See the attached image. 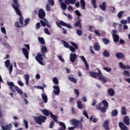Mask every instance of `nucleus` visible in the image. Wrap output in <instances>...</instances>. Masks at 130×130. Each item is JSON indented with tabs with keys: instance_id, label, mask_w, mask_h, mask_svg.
Segmentation results:
<instances>
[{
	"instance_id": "nucleus-49",
	"label": "nucleus",
	"mask_w": 130,
	"mask_h": 130,
	"mask_svg": "<svg viewBox=\"0 0 130 130\" xmlns=\"http://www.w3.org/2000/svg\"><path fill=\"white\" fill-rule=\"evenodd\" d=\"M23 123H24L25 124V127L26 129H28V121H27V120H23Z\"/></svg>"
},
{
	"instance_id": "nucleus-27",
	"label": "nucleus",
	"mask_w": 130,
	"mask_h": 130,
	"mask_svg": "<svg viewBox=\"0 0 130 130\" xmlns=\"http://www.w3.org/2000/svg\"><path fill=\"white\" fill-rule=\"evenodd\" d=\"M14 88L15 89L16 91H17V92H18V93L20 94V95H23V90L20 89L19 87L15 86Z\"/></svg>"
},
{
	"instance_id": "nucleus-3",
	"label": "nucleus",
	"mask_w": 130,
	"mask_h": 130,
	"mask_svg": "<svg viewBox=\"0 0 130 130\" xmlns=\"http://www.w3.org/2000/svg\"><path fill=\"white\" fill-rule=\"evenodd\" d=\"M99 74L98 73L90 72V77H92V78H97V77H98L100 81H101L103 83H106V82H107V80L105 78V76H102V73H101V71L100 70H99Z\"/></svg>"
},
{
	"instance_id": "nucleus-10",
	"label": "nucleus",
	"mask_w": 130,
	"mask_h": 130,
	"mask_svg": "<svg viewBox=\"0 0 130 130\" xmlns=\"http://www.w3.org/2000/svg\"><path fill=\"white\" fill-rule=\"evenodd\" d=\"M13 127V124L12 123H9L7 124L5 126L2 125L1 130H11L12 129V128Z\"/></svg>"
},
{
	"instance_id": "nucleus-53",
	"label": "nucleus",
	"mask_w": 130,
	"mask_h": 130,
	"mask_svg": "<svg viewBox=\"0 0 130 130\" xmlns=\"http://www.w3.org/2000/svg\"><path fill=\"white\" fill-rule=\"evenodd\" d=\"M83 115L86 117V118H89V116L88 115V113H87V111H83Z\"/></svg>"
},
{
	"instance_id": "nucleus-55",
	"label": "nucleus",
	"mask_w": 130,
	"mask_h": 130,
	"mask_svg": "<svg viewBox=\"0 0 130 130\" xmlns=\"http://www.w3.org/2000/svg\"><path fill=\"white\" fill-rule=\"evenodd\" d=\"M76 31L78 35H82V34H83V31L80 29H77Z\"/></svg>"
},
{
	"instance_id": "nucleus-18",
	"label": "nucleus",
	"mask_w": 130,
	"mask_h": 130,
	"mask_svg": "<svg viewBox=\"0 0 130 130\" xmlns=\"http://www.w3.org/2000/svg\"><path fill=\"white\" fill-rule=\"evenodd\" d=\"M22 50L25 57L28 59V58H29V52H28L27 49L23 48Z\"/></svg>"
},
{
	"instance_id": "nucleus-7",
	"label": "nucleus",
	"mask_w": 130,
	"mask_h": 130,
	"mask_svg": "<svg viewBox=\"0 0 130 130\" xmlns=\"http://www.w3.org/2000/svg\"><path fill=\"white\" fill-rule=\"evenodd\" d=\"M56 24L59 28H60L63 34H66V29L61 26H63L64 27H66V22L60 20L59 22L56 21Z\"/></svg>"
},
{
	"instance_id": "nucleus-63",
	"label": "nucleus",
	"mask_w": 130,
	"mask_h": 130,
	"mask_svg": "<svg viewBox=\"0 0 130 130\" xmlns=\"http://www.w3.org/2000/svg\"><path fill=\"white\" fill-rule=\"evenodd\" d=\"M92 122H93V123H96V122L98 121V118H94L93 119H92Z\"/></svg>"
},
{
	"instance_id": "nucleus-4",
	"label": "nucleus",
	"mask_w": 130,
	"mask_h": 130,
	"mask_svg": "<svg viewBox=\"0 0 130 130\" xmlns=\"http://www.w3.org/2000/svg\"><path fill=\"white\" fill-rule=\"evenodd\" d=\"M35 121L38 124L41 125L42 123L45 122V119H47V118L46 116H42L40 115L39 116H35L34 117Z\"/></svg>"
},
{
	"instance_id": "nucleus-34",
	"label": "nucleus",
	"mask_w": 130,
	"mask_h": 130,
	"mask_svg": "<svg viewBox=\"0 0 130 130\" xmlns=\"http://www.w3.org/2000/svg\"><path fill=\"white\" fill-rule=\"evenodd\" d=\"M59 125L61 126V127L60 128V130H65L66 129V124L62 122H59Z\"/></svg>"
},
{
	"instance_id": "nucleus-13",
	"label": "nucleus",
	"mask_w": 130,
	"mask_h": 130,
	"mask_svg": "<svg viewBox=\"0 0 130 130\" xmlns=\"http://www.w3.org/2000/svg\"><path fill=\"white\" fill-rule=\"evenodd\" d=\"M54 89V93L55 95H59L60 92V89H59V86H56L55 85L53 87Z\"/></svg>"
},
{
	"instance_id": "nucleus-54",
	"label": "nucleus",
	"mask_w": 130,
	"mask_h": 130,
	"mask_svg": "<svg viewBox=\"0 0 130 130\" xmlns=\"http://www.w3.org/2000/svg\"><path fill=\"white\" fill-rule=\"evenodd\" d=\"M102 40L105 44H108V43H109V41L108 40V39H103Z\"/></svg>"
},
{
	"instance_id": "nucleus-9",
	"label": "nucleus",
	"mask_w": 130,
	"mask_h": 130,
	"mask_svg": "<svg viewBox=\"0 0 130 130\" xmlns=\"http://www.w3.org/2000/svg\"><path fill=\"white\" fill-rule=\"evenodd\" d=\"M38 16L40 19H44L45 18V12L42 9L39 10Z\"/></svg>"
},
{
	"instance_id": "nucleus-50",
	"label": "nucleus",
	"mask_w": 130,
	"mask_h": 130,
	"mask_svg": "<svg viewBox=\"0 0 130 130\" xmlns=\"http://www.w3.org/2000/svg\"><path fill=\"white\" fill-rule=\"evenodd\" d=\"M44 31L45 33L46 34H47V35H50V34H51L50 33V31H49L48 28H44Z\"/></svg>"
},
{
	"instance_id": "nucleus-58",
	"label": "nucleus",
	"mask_w": 130,
	"mask_h": 130,
	"mask_svg": "<svg viewBox=\"0 0 130 130\" xmlns=\"http://www.w3.org/2000/svg\"><path fill=\"white\" fill-rule=\"evenodd\" d=\"M75 13L76 15H77V16H78V17H80L81 16V13H80V11H79V10H76Z\"/></svg>"
},
{
	"instance_id": "nucleus-51",
	"label": "nucleus",
	"mask_w": 130,
	"mask_h": 130,
	"mask_svg": "<svg viewBox=\"0 0 130 130\" xmlns=\"http://www.w3.org/2000/svg\"><path fill=\"white\" fill-rule=\"evenodd\" d=\"M53 126H54V122L53 121H52L50 123L49 128H53Z\"/></svg>"
},
{
	"instance_id": "nucleus-11",
	"label": "nucleus",
	"mask_w": 130,
	"mask_h": 130,
	"mask_svg": "<svg viewBox=\"0 0 130 130\" xmlns=\"http://www.w3.org/2000/svg\"><path fill=\"white\" fill-rule=\"evenodd\" d=\"M102 104L104 105V107H103V110H105V111L106 112V110L108 109V106H109L108 105V102H107L106 100H103Z\"/></svg>"
},
{
	"instance_id": "nucleus-36",
	"label": "nucleus",
	"mask_w": 130,
	"mask_h": 130,
	"mask_svg": "<svg viewBox=\"0 0 130 130\" xmlns=\"http://www.w3.org/2000/svg\"><path fill=\"white\" fill-rule=\"evenodd\" d=\"M108 92L110 96H113L114 95V90L112 88H110L108 90Z\"/></svg>"
},
{
	"instance_id": "nucleus-33",
	"label": "nucleus",
	"mask_w": 130,
	"mask_h": 130,
	"mask_svg": "<svg viewBox=\"0 0 130 130\" xmlns=\"http://www.w3.org/2000/svg\"><path fill=\"white\" fill-rule=\"evenodd\" d=\"M76 3V0H66V4L69 5V4H71L72 5H74Z\"/></svg>"
},
{
	"instance_id": "nucleus-62",
	"label": "nucleus",
	"mask_w": 130,
	"mask_h": 130,
	"mask_svg": "<svg viewBox=\"0 0 130 130\" xmlns=\"http://www.w3.org/2000/svg\"><path fill=\"white\" fill-rule=\"evenodd\" d=\"M59 59L62 61V62H64V59H62V57L60 55H58Z\"/></svg>"
},
{
	"instance_id": "nucleus-8",
	"label": "nucleus",
	"mask_w": 130,
	"mask_h": 130,
	"mask_svg": "<svg viewBox=\"0 0 130 130\" xmlns=\"http://www.w3.org/2000/svg\"><path fill=\"white\" fill-rule=\"evenodd\" d=\"M5 63L6 68H7V69H9L10 74H12V72H13V65L11 64L10 60L8 59L6 60Z\"/></svg>"
},
{
	"instance_id": "nucleus-23",
	"label": "nucleus",
	"mask_w": 130,
	"mask_h": 130,
	"mask_svg": "<svg viewBox=\"0 0 130 130\" xmlns=\"http://www.w3.org/2000/svg\"><path fill=\"white\" fill-rule=\"evenodd\" d=\"M80 6L81 7L82 10H85L86 9V3L85 2V0H80Z\"/></svg>"
},
{
	"instance_id": "nucleus-5",
	"label": "nucleus",
	"mask_w": 130,
	"mask_h": 130,
	"mask_svg": "<svg viewBox=\"0 0 130 130\" xmlns=\"http://www.w3.org/2000/svg\"><path fill=\"white\" fill-rule=\"evenodd\" d=\"M43 56L44 58H46V55L45 54H41L40 53H38L37 54V55L35 56V59L40 63V64H41V66H44V62H43Z\"/></svg>"
},
{
	"instance_id": "nucleus-16",
	"label": "nucleus",
	"mask_w": 130,
	"mask_h": 130,
	"mask_svg": "<svg viewBox=\"0 0 130 130\" xmlns=\"http://www.w3.org/2000/svg\"><path fill=\"white\" fill-rule=\"evenodd\" d=\"M103 127L106 130H109V121L106 120L103 123Z\"/></svg>"
},
{
	"instance_id": "nucleus-39",
	"label": "nucleus",
	"mask_w": 130,
	"mask_h": 130,
	"mask_svg": "<svg viewBox=\"0 0 130 130\" xmlns=\"http://www.w3.org/2000/svg\"><path fill=\"white\" fill-rule=\"evenodd\" d=\"M119 66H120V68L122 70H125L126 69V66L123 64V63L121 62H119Z\"/></svg>"
},
{
	"instance_id": "nucleus-60",
	"label": "nucleus",
	"mask_w": 130,
	"mask_h": 130,
	"mask_svg": "<svg viewBox=\"0 0 130 130\" xmlns=\"http://www.w3.org/2000/svg\"><path fill=\"white\" fill-rule=\"evenodd\" d=\"M66 16L67 17H68V20H72V19H73V18H72V15H71V14H68V15L66 14Z\"/></svg>"
},
{
	"instance_id": "nucleus-15",
	"label": "nucleus",
	"mask_w": 130,
	"mask_h": 130,
	"mask_svg": "<svg viewBox=\"0 0 130 130\" xmlns=\"http://www.w3.org/2000/svg\"><path fill=\"white\" fill-rule=\"evenodd\" d=\"M123 122L126 125H129V118L128 116H125L124 117Z\"/></svg>"
},
{
	"instance_id": "nucleus-26",
	"label": "nucleus",
	"mask_w": 130,
	"mask_h": 130,
	"mask_svg": "<svg viewBox=\"0 0 130 130\" xmlns=\"http://www.w3.org/2000/svg\"><path fill=\"white\" fill-rule=\"evenodd\" d=\"M58 2L60 4L61 9L66 10V3H63V0H58Z\"/></svg>"
},
{
	"instance_id": "nucleus-2",
	"label": "nucleus",
	"mask_w": 130,
	"mask_h": 130,
	"mask_svg": "<svg viewBox=\"0 0 130 130\" xmlns=\"http://www.w3.org/2000/svg\"><path fill=\"white\" fill-rule=\"evenodd\" d=\"M14 4H12V7L16 11L17 15L19 16V23L21 25H23V18L22 16V13L21 12V10L19 9L20 8V5H19V3L18 2V0H12Z\"/></svg>"
},
{
	"instance_id": "nucleus-43",
	"label": "nucleus",
	"mask_w": 130,
	"mask_h": 130,
	"mask_svg": "<svg viewBox=\"0 0 130 130\" xmlns=\"http://www.w3.org/2000/svg\"><path fill=\"white\" fill-rule=\"evenodd\" d=\"M53 83H54L55 85H58V80L56 77H54L53 78Z\"/></svg>"
},
{
	"instance_id": "nucleus-21",
	"label": "nucleus",
	"mask_w": 130,
	"mask_h": 130,
	"mask_svg": "<svg viewBox=\"0 0 130 130\" xmlns=\"http://www.w3.org/2000/svg\"><path fill=\"white\" fill-rule=\"evenodd\" d=\"M50 115L51 118L54 120L55 122H56V123H59V122H58L57 120V116L54 115L51 112H50Z\"/></svg>"
},
{
	"instance_id": "nucleus-57",
	"label": "nucleus",
	"mask_w": 130,
	"mask_h": 130,
	"mask_svg": "<svg viewBox=\"0 0 130 130\" xmlns=\"http://www.w3.org/2000/svg\"><path fill=\"white\" fill-rule=\"evenodd\" d=\"M46 10L47 11H51V9L50 8V6H49V4H47L46 5Z\"/></svg>"
},
{
	"instance_id": "nucleus-14",
	"label": "nucleus",
	"mask_w": 130,
	"mask_h": 130,
	"mask_svg": "<svg viewBox=\"0 0 130 130\" xmlns=\"http://www.w3.org/2000/svg\"><path fill=\"white\" fill-rule=\"evenodd\" d=\"M80 58L84 63L86 70H89V64H88V63L87 62V60L86 59V58H85L84 56L81 55L80 56Z\"/></svg>"
},
{
	"instance_id": "nucleus-31",
	"label": "nucleus",
	"mask_w": 130,
	"mask_h": 130,
	"mask_svg": "<svg viewBox=\"0 0 130 130\" xmlns=\"http://www.w3.org/2000/svg\"><path fill=\"white\" fill-rule=\"evenodd\" d=\"M77 107L79 108V109H84V106L82 104V102L81 101H77Z\"/></svg>"
},
{
	"instance_id": "nucleus-42",
	"label": "nucleus",
	"mask_w": 130,
	"mask_h": 130,
	"mask_svg": "<svg viewBox=\"0 0 130 130\" xmlns=\"http://www.w3.org/2000/svg\"><path fill=\"white\" fill-rule=\"evenodd\" d=\"M114 36V42H118L119 40V36H117V35Z\"/></svg>"
},
{
	"instance_id": "nucleus-44",
	"label": "nucleus",
	"mask_w": 130,
	"mask_h": 130,
	"mask_svg": "<svg viewBox=\"0 0 130 130\" xmlns=\"http://www.w3.org/2000/svg\"><path fill=\"white\" fill-rule=\"evenodd\" d=\"M91 4L93 6L94 9L97 8V5H96V0H91Z\"/></svg>"
},
{
	"instance_id": "nucleus-41",
	"label": "nucleus",
	"mask_w": 130,
	"mask_h": 130,
	"mask_svg": "<svg viewBox=\"0 0 130 130\" xmlns=\"http://www.w3.org/2000/svg\"><path fill=\"white\" fill-rule=\"evenodd\" d=\"M116 56H117L118 58H122L123 57V54L121 53H117L116 54Z\"/></svg>"
},
{
	"instance_id": "nucleus-24",
	"label": "nucleus",
	"mask_w": 130,
	"mask_h": 130,
	"mask_svg": "<svg viewBox=\"0 0 130 130\" xmlns=\"http://www.w3.org/2000/svg\"><path fill=\"white\" fill-rule=\"evenodd\" d=\"M41 111L42 112V113H43L44 115H45V116H48V115H50V112H49V111L47 109H42Z\"/></svg>"
},
{
	"instance_id": "nucleus-30",
	"label": "nucleus",
	"mask_w": 130,
	"mask_h": 130,
	"mask_svg": "<svg viewBox=\"0 0 130 130\" xmlns=\"http://www.w3.org/2000/svg\"><path fill=\"white\" fill-rule=\"evenodd\" d=\"M118 114V111H117V109L113 110L111 112V115L112 116H113V117L117 116Z\"/></svg>"
},
{
	"instance_id": "nucleus-17",
	"label": "nucleus",
	"mask_w": 130,
	"mask_h": 130,
	"mask_svg": "<svg viewBox=\"0 0 130 130\" xmlns=\"http://www.w3.org/2000/svg\"><path fill=\"white\" fill-rule=\"evenodd\" d=\"M119 126L121 130H128L127 127L122 122H119Z\"/></svg>"
},
{
	"instance_id": "nucleus-25",
	"label": "nucleus",
	"mask_w": 130,
	"mask_h": 130,
	"mask_svg": "<svg viewBox=\"0 0 130 130\" xmlns=\"http://www.w3.org/2000/svg\"><path fill=\"white\" fill-rule=\"evenodd\" d=\"M24 79L25 80V84L26 86H29V79H30V76L26 74L24 75Z\"/></svg>"
},
{
	"instance_id": "nucleus-64",
	"label": "nucleus",
	"mask_w": 130,
	"mask_h": 130,
	"mask_svg": "<svg viewBox=\"0 0 130 130\" xmlns=\"http://www.w3.org/2000/svg\"><path fill=\"white\" fill-rule=\"evenodd\" d=\"M42 98H47V95L45 93H42Z\"/></svg>"
},
{
	"instance_id": "nucleus-46",
	"label": "nucleus",
	"mask_w": 130,
	"mask_h": 130,
	"mask_svg": "<svg viewBox=\"0 0 130 130\" xmlns=\"http://www.w3.org/2000/svg\"><path fill=\"white\" fill-rule=\"evenodd\" d=\"M123 75L126 77H130L129 72L125 71H124Z\"/></svg>"
},
{
	"instance_id": "nucleus-59",
	"label": "nucleus",
	"mask_w": 130,
	"mask_h": 130,
	"mask_svg": "<svg viewBox=\"0 0 130 130\" xmlns=\"http://www.w3.org/2000/svg\"><path fill=\"white\" fill-rule=\"evenodd\" d=\"M122 14H123V12L120 11L118 14V18H121L122 17Z\"/></svg>"
},
{
	"instance_id": "nucleus-20",
	"label": "nucleus",
	"mask_w": 130,
	"mask_h": 130,
	"mask_svg": "<svg viewBox=\"0 0 130 130\" xmlns=\"http://www.w3.org/2000/svg\"><path fill=\"white\" fill-rule=\"evenodd\" d=\"M70 122H71V125H74V126H70L68 127V129L69 130H74L75 128H80V127H79V126H77L75 124H73V119L70 120Z\"/></svg>"
},
{
	"instance_id": "nucleus-12",
	"label": "nucleus",
	"mask_w": 130,
	"mask_h": 130,
	"mask_svg": "<svg viewBox=\"0 0 130 130\" xmlns=\"http://www.w3.org/2000/svg\"><path fill=\"white\" fill-rule=\"evenodd\" d=\"M101 105H102V103H99V104L96 106V109L97 110H100L102 113H105L106 112L105 110H103V107H101Z\"/></svg>"
},
{
	"instance_id": "nucleus-1",
	"label": "nucleus",
	"mask_w": 130,
	"mask_h": 130,
	"mask_svg": "<svg viewBox=\"0 0 130 130\" xmlns=\"http://www.w3.org/2000/svg\"><path fill=\"white\" fill-rule=\"evenodd\" d=\"M71 44L72 45V46H70L69 44H68V43L66 42V47H67V48H69L70 50H71V51H72V52H71L70 54V59L71 62H74L76 61V59L78 58V56H77V54L75 53L76 52V50L78 49V45L74 43L73 42H71Z\"/></svg>"
},
{
	"instance_id": "nucleus-47",
	"label": "nucleus",
	"mask_w": 130,
	"mask_h": 130,
	"mask_svg": "<svg viewBox=\"0 0 130 130\" xmlns=\"http://www.w3.org/2000/svg\"><path fill=\"white\" fill-rule=\"evenodd\" d=\"M48 3L50 5V6H54V1L53 0H48Z\"/></svg>"
},
{
	"instance_id": "nucleus-29",
	"label": "nucleus",
	"mask_w": 130,
	"mask_h": 130,
	"mask_svg": "<svg viewBox=\"0 0 130 130\" xmlns=\"http://www.w3.org/2000/svg\"><path fill=\"white\" fill-rule=\"evenodd\" d=\"M121 113L122 115H126V109L124 107H122L121 109Z\"/></svg>"
},
{
	"instance_id": "nucleus-56",
	"label": "nucleus",
	"mask_w": 130,
	"mask_h": 130,
	"mask_svg": "<svg viewBox=\"0 0 130 130\" xmlns=\"http://www.w3.org/2000/svg\"><path fill=\"white\" fill-rule=\"evenodd\" d=\"M1 31H2V33H4L5 35L7 34V32L6 31V28L5 27H1Z\"/></svg>"
},
{
	"instance_id": "nucleus-19",
	"label": "nucleus",
	"mask_w": 130,
	"mask_h": 130,
	"mask_svg": "<svg viewBox=\"0 0 130 130\" xmlns=\"http://www.w3.org/2000/svg\"><path fill=\"white\" fill-rule=\"evenodd\" d=\"M75 26L76 27H79L80 29H82V24H81V19L80 17H77V22L75 23Z\"/></svg>"
},
{
	"instance_id": "nucleus-37",
	"label": "nucleus",
	"mask_w": 130,
	"mask_h": 130,
	"mask_svg": "<svg viewBox=\"0 0 130 130\" xmlns=\"http://www.w3.org/2000/svg\"><path fill=\"white\" fill-rule=\"evenodd\" d=\"M103 55L106 57H109V56H110V54L109 52H108V51H107V50H106L103 52Z\"/></svg>"
},
{
	"instance_id": "nucleus-48",
	"label": "nucleus",
	"mask_w": 130,
	"mask_h": 130,
	"mask_svg": "<svg viewBox=\"0 0 130 130\" xmlns=\"http://www.w3.org/2000/svg\"><path fill=\"white\" fill-rule=\"evenodd\" d=\"M103 70H104V71H106L108 73H110V72H111V68H110L104 67Z\"/></svg>"
},
{
	"instance_id": "nucleus-6",
	"label": "nucleus",
	"mask_w": 130,
	"mask_h": 130,
	"mask_svg": "<svg viewBox=\"0 0 130 130\" xmlns=\"http://www.w3.org/2000/svg\"><path fill=\"white\" fill-rule=\"evenodd\" d=\"M72 123L74 124L75 125H76V126H79L81 129H82L83 128V117H81L80 118V120H79L77 119H72Z\"/></svg>"
},
{
	"instance_id": "nucleus-52",
	"label": "nucleus",
	"mask_w": 130,
	"mask_h": 130,
	"mask_svg": "<svg viewBox=\"0 0 130 130\" xmlns=\"http://www.w3.org/2000/svg\"><path fill=\"white\" fill-rule=\"evenodd\" d=\"M8 85L9 86H10V88L15 86V84L13 82H8Z\"/></svg>"
},
{
	"instance_id": "nucleus-38",
	"label": "nucleus",
	"mask_w": 130,
	"mask_h": 130,
	"mask_svg": "<svg viewBox=\"0 0 130 130\" xmlns=\"http://www.w3.org/2000/svg\"><path fill=\"white\" fill-rule=\"evenodd\" d=\"M39 41L41 43L42 45L45 44V41L43 38L39 37L38 38Z\"/></svg>"
},
{
	"instance_id": "nucleus-22",
	"label": "nucleus",
	"mask_w": 130,
	"mask_h": 130,
	"mask_svg": "<svg viewBox=\"0 0 130 130\" xmlns=\"http://www.w3.org/2000/svg\"><path fill=\"white\" fill-rule=\"evenodd\" d=\"M48 21V20H47L46 18H43L40 20V22L41 23L42 26L45 27L46 26V23H47Z\"/></svg>"
},
{
	"instance_id": "nucleus-40",
	"label": "nucleus",
	"mask_w": 130,
	"mask_h": 130,
	"mask_svg": "<svg viewBox=\"0 0 130 130\" xmlns=\"http://www.w3.org/2000/svg\"><path fill=\"white\" fill-rule=\"evenodd\" d=\"M69 79L71 82H73V83H77V79H76L75 78H74L72 76H69Z\"/></svg>"
},
{
	"instance_id": "nucleus-32",
	"label": "nucleus",
	"mask_w": 130,
	"mask_h": 130,
	"mask_svg": "<svg viewBox=\"0 0 130 130\" xmlns=\"http://www.w3.org/2000/svg\"><path fill=\"white\" fill-rule=\"evenodd\" d=\"M100 8L102 11H105L106 10V3L103 2L102 5H100Z\"/></svg>"
},
{
	"instance_id": "nucleus-61",
	"label": "nucleus",
	"mask_w": 130,
	"mask_h": 130,
	"mask_svg": "<svg viewBox=\"0 0 130 130\" xmlns=\"http://www.w3.org/2000/svg\"><path fill=\"white\" fill-rule=\"evenodd\" d=\"M68 10L69 12H72L74 11V9L73 8V7L72 6H69L68 8Z\"/></svg>"
},
{
	"instance_id": "nucleus-35",
	"label": "nucleus",
	"mask_w": 130,
	"mask_h": 130,
	"mask_svg": "<svg viewBox=\"0 0 130 130\" xmlns=\"http://www.w3.org/2000/svg\"><path fill=\"white\" fill-rule=\"evenodd\" d=\"M94 48L95 50H96V51H98V50H100V46L99 45V44H98V43H95Z\"/></svg>"
},
{
	"instance_id": "nucleus-45",
	"label": "nucleus",
	"mask_w": 130,
	"mask_h": 130,
	"mask_svg": "<svg viewBox=\"0 0 130 130\" xmlns=\"http://www.w3.org/2000/svg\"><path fill=\"white\" fill-rule=\"evenodd\" d=\"M40 27H41V25H40V22H37L35 26L36 30H39V29H40Z\"/></svg>"
},
{
	"instance_id": "nucleus-28",
	"label": "nucleus",
	"mask_w": 130,
	"mask_h": 130,
	"mask_svg": "<svg viewBox=\"0 0 130 130\" xmlns=\"http://www.w3.org/2000/svg\"><path fill=\"white\" fill-rule=\"evenodd\" d=\"M46 51H47V48H46V46H42L41 49V53H42V54H45L44 53L46 52Z\"/></svg>"
}]
</instances>
